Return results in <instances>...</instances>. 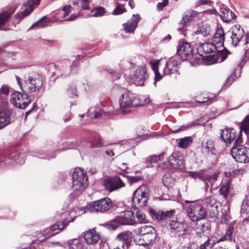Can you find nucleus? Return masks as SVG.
I'll list each match as a JSON object with an SVG mask.
<instances>
[{"mask_svg":"<svg viewBox=\"0 0 249 249\" xmlns=\"http://www.w3.org/2000/svg\"><path fill=\"white\" fill-rule=\"evenodd\" d=\"M242 131L245 133L247 137V143L249 145V115L243 120L238 133L233 128H225L220 130V138L227 144H231L233 141H235V145L241 144L243 143L241 136Z\"/></svg>","mask_w":249,"mask_h":249,"instance_id":"obj_1","label":"nucleus"},{"mask_svg":"<svg viewBox=\"0 0 249 249\" xmlns=\"http://www.w3.org/2000/svg\"><path fill=\"white\" fill-rule=\"evenodd\" d=\"M120 111L123 114L130 113L133 108L140 106V98L130 91L123 92L119 99Z\"/></svg>","mask_w":249,"mask_h":249,"instance_id":"obj_2","label":"nucleus"},{"mask_svg":"<svg viewBox=\"0 0 249 249\" xmlns=\"http://www.w3.org/2000/svg\"><path fill=\"white\" fill-rule=\"evenodd\" d=\"M70 64V61L68 59H63L59 62L57 65L53 63H51L47 65L46 69L52 76H56V77H66L69 75L70 71L75 72L76 68L78 65L77 61H73L70 68V71L67 66Z\"/></svg>","mask_w":249,"mask_h":249,"instance_id":"obj_3","label":"nucleus"},{"mask_svg":"<svg viewBox=\"0 0 249 249\" xmlns=\"http://www.w3.org/2000/svg\"><path fill=\"white\" fill-rule=\"evenodd\" d=\"M43 85L41 76L37 72H32L24 78V91L32 93L39 91Z\"/></svg>","mask_w":249,"mask_h":249,"instance_id":"obj_4","label":"nucleus"},{"mask_svg":"<svg viewBox=\"0 0 249 249\" xmlns=\"http://www.w3.org/2000/svg\"><path fill=\"white\" fill-rule=\"evenodd\" d=\"M56 214L59 215L62 218L65 217V219L62 222H56L55 224H53L50 229H46L44 231L45 234V238H48L60 232L64 229L70 222H73L76 218V216H74L73 218H69V217H65L66 216L69 215L68 212H57Z\"/></svg>","mask_w":249,"mask_h":249,"instance_id":"obj_5","label":"nucleus"},{"mask_svg":"<svg viewBox=\"0 0 249 249\" xmlns=\"http://www.w3.org/2000/svg\"><path fill=\"white\" fill-rule=\"evenodd\" d=\"M112 206V201L108 197H105L96 201L91 202L87 205L85 208L86 211L90 212H100L104 213L109 210Z\"/></svg>","mask_w":249,"mask_h":249,"instance_id":"obj_6","label":"nucleus"},{"mask_svg":"<svg viewBox=\"0 0 249 249\" xmlns=\"http://www.w3.org/2000/svg\"><path fill=\"white\" fill-rule=\"evenodd\" d=\"M72 179V187L74 191L80 192L88 185V177L82 168H77L74 169Z\"/></svg>","mask_w":249,"mask_h":249,"instance_id":"obj_7","label":"nucleus"},{"mask_svg":"<svg viewBox=\"0 0 249 249\" xmlns=\"http://www.w3.org/2000/svg\"><path fill=\"white\" fill-rule=\"evenodd\" d=\"M231 154L237 162L241 163L249 162V149L241 144L234 145L231 150Z\"/></svg>","mask_w":249,"mask_h":249,"instance_id":"obj_8","label":"nucleus"},{"mask_svg":"<svg viewBox=\"0 0 249 249\" xmlns=\"http://www.w3.org/2000/svg\"><path fill=\"white\" fill-rule=\"evenodd\" d=\"M26 92V91H23L22 93L19 91L14 92L11 95V103L18 108H25L31 102L29 96Z\"/></svg>","mask_w":249,"mask_h":249,"instance_id":"obj_9","label":"nucleus"},{"mask_svg":"<svg viewBox=\"0 0 249 249\" xmlns=\"http://www.w3.org/2000/svg\"><path fill=\"white\" fill-rule=\"evenodd\" d=\"M130 76L137 86H142L147 77V69L145 65L142 64L130 71Z\"/></svg>","mask_w":249,"mask_h":249,"instance_id":"obj_10","label":"nucleus"},{"mask_svg":"<svg viewBox=\"0 0 249 249\" xmlns=\"http://www.w3.org/2000/svg\"><path fill=\"white\" fill-rule=\"evenodd\" d=\"M187 213L192 221H197L205 218L206 210L201 204L196 203L190 205L187 210Z\"/></svg>","mask_w":249,"mask_h":249,"instance_id":"obj_11","label":"nucleus"},{"mask_svg":"<svg viewBox=\"0 0 249 249\" xmlns=\"http://www.w3.org/2000/svg\"><path fill=\"white\" fill-rule=\"evenodd\" d=\"M119 111L114 110L111 106H102V108H90L88 111V114L91 118L96 119L100 117L102 114H104L108 117H112L118 114Z\"/></svg>","mask_w":249,"mask_h":249,"instance_id":"obj_12","label":"nucleus"},{"mask_svg":"<svg viewBox=\"0 0 249 249\" xmlns=\"http://www.w3.org/2000/svg\"><path fill=\"white\" fill-rule=\"evenodd\" d=\"M181 61L177 56L169 58L166 61L163 70L164 75L171 76L172 74L178 73Z\"/></svg>","mask_w":249,"mask_h":249,"instance_id":"obj_13","label":"nucleus"},{"mask_svg":"<svg viewBox=\"0 0 249 249\" xmlns=\"http://www.w3.org/2000/svg\"><path fill=\"white\" fill-rule=\"evenodd\" d=\"M244 35V30L241 28L239 25H235L232 28V31H229L226 35L229 36V41L233 46L236 47L239 42L243 38Z\"/></svg>","mask_w":249,"mask_h":249,"instance_id":"obj_14","label":"nucleus"},{"mask_svg":"<svg viewBox=\"0 0 249 249\" xmlns=\"http://www.w3.org/2000/svg\"><path fill=\"white\" fill-rule=\"evenodd\" d=\"M125 184L120 177L116 176L105 180L104 186L109 192L118 190L125 186Z\"/></svg>","mask_w":249,"mask_h":249,"instance_id":"obj_15","label":"nucleus"},{"mask_svg":"<svg viewBox=\"0 0 249 249\" xmlns=\"http://www.w3.org/2000/svg\"><path fill=\"white\" fill-rule=\"evenodd\" d=\"M177 56L179 57V60L184 61L190 59L193 56V51L190 43H183L177 50Z\"/></svg>","mask_w":249,"mask_h":249,"instance_id":"obj_16","label":"nucleus"},{"mask_svg":"<svg viewBox=\"0 0 249 249\" xmlns=\"http://www.w3.org/2000/svg\"><path fill=\"white\" fill-rule=\"evenodd\" d=\"M168 161L174 168L182 169L184 168L183 157L179 151H174L168 158Z\"/></svg>","mask_w":249,"mask_h":249,"instance_id":"obj_17","label":"nucleus"},{"mask_svg":"<svg viewBox=\"0 0 249 249\" xmlns=\"http://www.w3.org/2000/svg\"><path fill=\"white\" fill-rule=\"evenodd\" d=\"M115 221L121 225H134L135 222V213L131 211H126L115 218Z\"/></svg>","mask_w":249,"mask_h":249,"instance_id":"obj_18","label":"nucleus"},{"mask_svg":"<svg viewBox=\"0 0 249 249\" xmlns=\"http://www.w3.org/2000/svg\"><path fill=\"white\" fill-rule=\"evenodd\" d=\"M141 19V18L139 14H133L127 22L122 25L124 32L127 34L134 33Z\"/></svg>","mask_w":249,"mask_h":249,"instance_id":"obj_19","label":"nucleus"},{"mask_svg":"<svg viewBox=\"0 0 249 249\" xmlns=\"http://www.w3.org/2000/svg\"><path fill=\"white\" fill-rule=\"evenodd\" d=\"M245 63L246 61L242 59L240 62H237L234 64L233 72L227 79L223 87H229L236 78L240 76L242 68Z\"/></svg>","mask_w":249,"mask_h":249,"instance_id":"obj_20","label":"nucleus"},{"mask_svg":"<svg viewBox=\"0 0 249 249\" xmlns=\"http://www.w3.org/2000/svg\"><path fill=\"white\" fill-rule=\"evenodd\" d=\"M40 0H28L26 2H25L23 4L25 9L22 12L17 14L15 15L16 18L20 20L25 17L30 15L34 10L35 7L39 4Z\"/></svg>","mask_w":249,"mask_h":249,"instance_id":"obj_21","label":"nucleus"},{"mask_svg":"<svg viewBox=\"0 0 249 249\" xmlns=\"http://www.w3.org/2000/svg\"><path fill=\"white\" fill-rule=\"evenodd\" d=\"M202 202L206 206L207 211L210 212V215L211 217L217 215L219 203L215 200L214 196L206 197L202 200Z\"/></svg>","mask_w":249,"mask_h":249,"instance_id":"obj_22","label":"nucleus"},{"mask_svg":"<svg viewBox=\"0 0 249 249\" xmlns=\"http://www.w3.org/2000/svg\"><path fill=\"white\" fill-rule=\"evenodd\" d=\"M169 219V226L172 232H174L180 236L184 234L186 232V229L184 224L182 222H179L176 217L171 216Z\"/></svg>","mask_w":249,"mask_h":249,"instance_id":"obj_23","label":"nucleus"},{"mask_svg":"<svg viewBox=\"0 0 249 249\" xmlns=\"http://www.w3.org/2000/svg\"><path fill=\"white\" fill-rule=\"evenodd\" d=\"M148 200V196L145 192L136 190L133 194L132 202L139 207H142L146 205Z\"/></svg>","mask_w":249,"mask_h":249,"instance_id":"obj_24","label":"nucleus"},{"mask_svg":"<svg viewBox=\"0 0 249 249\" xmlns=\"http://www.w3.org/2000/svg\"><path fill=\"white\" fill-rule=\"evenodd\" d=\"M5 160L7 165L22 164L24 162L25 158L23 154L20 153L18 151H14L8 156H5Z\"/></svg>","mask_w":249,"mask_h":249,"instance_id":"obj_25","label":"nucleus"},{"mask_svg":"<svg viewBox=\"0 0 249 249\" xmlns=\"http://www.w3.org/2000/svg\"><path fill=\"white\" fill-rule=\"evenodd\" d=\"M5 160L7 165L22 164L24 162L25 158L23 154L20 153L18 151H14L8 156H5Z\"/></svg>","mask_w":249,"mask_h":249,"instance_id":"obj_26","label":"nucleus"},{"mask_svg":"<svg viewBox=\"0 0 249 249\" xmlns=\"http://www.w3.org/2000/svg\"><path fill=\"white\" fill-rule=\"evenodd\" d=\"M175 210H171L169 211L163 212L158 211L153 209L149 210V213L153 219L156 220H162L167 218H170L171 216L174 214Z\"/></svg>","mask_w":249,"mask_h":249,"instance_id":"obj_27","label":"nucleus"},{"mask_svg":"<svg viewBox=\"0 0 249 249\" xmlns=\"http://www.w3.org/2000/svg\"><path fill=\"white\" fill-rule=\"evenodd\" d=\"M220 14L219 15L220 16L222 20L226 23L229 22L236 17L234 13L227 6L224 4L220 6Z\"/></svg>","mask_w":249,"mask_h":249,"instance_id":"obj_28","label":"nucleus"},{"mask_svg":"<svg viewBox=\"0 0 249 249\" xmlns=\"http://www.w3.org/2000/svg\"><path fill=\"white\" fill-rule=\"evenodd\" d=\"M197 50L200 56L205 57V54L215 52L217 51V48L213 43L206 42L200 45Z\"/></svg>","mask_w":249,"mask_h":249,"instance_id":"obj_29","label":"nucleus"},{"mask_svg":"<svg viewBox=\"0 0 249 249\" xmlns=\"http://www.w3.org/2000/svg\"><path fill=\"white\" fill-rule=\"evenodd\" d=\"M124 151L123 146L118 144H111L106 148L105 153L108 157H113L116 155H119Z\"/></svg>","mask_w":249,"mask_h":249,"instance_id":"obj_30","label":"nucleus"},{"mask_svg":"<svg viewBox=\"0 0 249 249\" xmlns=\"http://www.w3.org/2000/svg\"><path fill=\"white\" fill-rule=\"evenodd\" d=\"M197 14L198 13L193 10H189L185 11L182 16L181 22L179 24L180 27L178 28V30L179 31L181 30L186 23L194 19L197 16Z\"/></svg>","mask_w":249,"mask_h":249,"instance_id":"obj_31","label":"nucleus"},{"mask_svg":"<svg viewBox=\"0 0 249 249\" xmlns=\"http://www.w3.org/2000/svg\"><path fill=\"white\" fill-rule=\"evenodd\" d=\"M132 233L130 231H123L118 234L116 239L123 242L124 248L127 249L131 242Z\"/></svg>","mask_w":249,"mask_h":249,"instance_id":"obj_32","label":"nucleus"},{"mask_svg":"<svg viewBox=\"0 0 249 249\" xmlns=\"http://www.w3.org/2000/svg\"><path fill=\"white\" fill-rule=\"evenodd\" d=\"M84 239L88 244H92L99 240L100 236L94 229H91L84 234Z\"/></svg>","mask_w":249,"mask_h":249,"instance_id":"obj_33","label":"nucleus"},{"mask_svg":"<svg viewBox=\"0 0 249 249\" xmlns=\"http://www.w3.org/2000/svg\"><path fill=\"white\" fill-rule=\"evenodd\" d=\"M227 55L218 53L212 55H207L204 59L207 61V65H212L215 63H220L227 58Z\"/></svg>","mask_w":249,"mask_h":249,"instance_id":"obj_34","label":"nucleus"},{"mask_svg":"<svg viewBox=\"0 0 249 249\" xmlns=\"http://www.w3.org/2000/svg\"><path fill=\"white\" fill-rule=\"evenodd\" d=\"M225 38V34L222 28L218 29L213 38V41L216 45L221 46L223 45Z\"/></svg>","mask_w":249,"mask_h":249,"instance_id":"obj_35","label":"nucleus"},{"mask_svg":"<svg viewBox=\"0 0 249 249\" xmlns=\"http://www.w3.org/2000/svg\"><path fill=\"white\" fill-rule=\"evenodd\" d=\"M10 122V113L5 110L0 111V128H3Z\"/></svg>","mask_w":249,"mask_h":249,"instance_id":"obj_36","label":"nucleus"},{"mask_svg":"<svg viewBox=\"0 0 249 249\" xmlns=\"http://www.w3.org/2000/svg\"><path fill=\"white\" fill-rule=\"evenodd\" d=\"M72 4L78 11L89 9V0H74Z\"/></svg>","mask_w":249,"mask_h":249,"instance_id":"obj_37","label":"nucleus"},{"mask_svg":"<svg viewBox=\"0 0 249 249\" xmlns=\"http://www.w3.org/2000/svg\"><path fill=\"white\" fill-rule=\"evenodd\" d=\"M202 147L208 154L215 155L216 153L214 142L212 140H208L205 143H202Z\"/></svg>","mask_w":249,"mask_h":249,"instance_id":"obj_38","label":"nucleus"},{"mask_svg":"<svg viewBox=\"0 0 249 249\" xmlns=\"http://www.w3.org/2000/svg\"><path fill=\"white\" fill-rule=\"evenodd\" d=\"M177 142L178 147L185 149L191 145L193 140L191 137H185L183 138L177 139Z\"/></svg>","mask_w":249,"mask_h":249,"instance_id":"obj_39","label":"nucleus"},{"mask_svg":"<svg viewBox=\"0 0 249 249\" xmlns=\"http://www.w3.org/2000/svg\"><path fill=\"white\" fill-rule=\"evenodd\" d=\"M51 20L47 18V16H44L36 22H35L29 28L31 29L33 28H43L47 26L50 22Z\"/></svg>","mask_w":249,"mask_h":249,"instance_id":"obj_40","label":"nucleus"},{"mask_svg":"<svg viewBox=\"0 0 249 249\" xmlns=\"http://www.w3.org/2000/svg\"><path fill=\"white\" fill-rule=\"evenodd\" d=\"M33 156L42 159L50 160L55 157V154L54 153H48L45 150H40L36 152Z\"/></svg>","mask_w":249,"mask_h":249,"instance_id":"obj_41","label":"nucleus"},{"mask_svg":"<svg viewBox=\"0 0 249 249\" xmlns=\"http://www.w3.org/2000/svg\"><path fill=\"white\" fill-rule=\"evenodd\" d=\"M14 11V9H10L9 11H4L0 14V29L8 21Z\"/></svg>","mask_w":249,"mask_h":249,"instance_id":"obj_42","label":"nucleus"},{"mask_svg":"<svg viewBox=\"0 0 249 249\" xmlns=\"http://www.w3.org/2000/svg\"><path fill=\"white\" fill-rule=\"evenodd\" d=\"M230 183L228 181H226L221 184L219 192L225 199L228 198V195L230 194Z\"/></svg>","mask_w":249,"mask_h":249,"instance_id":"obj_43","label":"nucleus"},{"mask_svg":"<svg viewBox=\"0 0 249 249\" xmlns=\"http://www.w3.org/2000/svg\"><path fill=\"white\" fill-rule=\"evenodd\" d=\"M144 239L146 241L148 245L153 244L155 242L156 239L157 237V233L156 231L154 232H151L149 233L143 235Z\"/></svg>","mask_w":249,"mask_h":249,"instance_id":"obj_44","label":"nucleus"},{"mask_svg":"<svg viewBox=\"0 0 249 249\" xmlns=\"http://www.w3.org/2000/svg\"><path fill=\"white\" fill-rule=\"evenodd\" d=\"M92 16L93 17H100L104 15L106 13V9L101 6L95 7L92 8L90 11Z\"/></svg>","mask_w":249,"mask_h":249,"instance_id":"obj_45","label":"nucleus"},{"mask_svg":"<svg viewBox=\"0 0 249 249\" xmlns=\"http://www.w3.org/2000/svg\"><path fill=\"white\" fill-rule=\"evenodd\" d=\"M205 179H204V182L205 183L206 185H208V182L212 183L216 181L217 179L218 174L214 173L213 174H208L206 173V171H205Z\"/></svg>","mask_w":249,"mask_h":249,"instance_id":"obj_46","label":"nucleus"},{"mask_svg":"<svg viewBox=\"0 0 249 249\" xmlns=\"http://www.w3.org/2000/svg\"><path fill=\"white\" fill-rule=\"evenodd\" d=\"M205 171V170H200L199 171H191L189 172V175L194 179L199 178L204 181V179L205 178L204 176Z\"/></svg>","mask_w":249,"mask_h":249,"instance_id":"obj_47","label":"nucleus"},{"mask_svg":"<svg viewBox=\"0 0 249 249\" xmlns=\"http://www.w3.org/2000/svg\"><path fill=\"white\" fill-rule=\"evenodd\" d=\"M69 247L72 249H81L82 245L80 243L78 239L73 238L70 240L68 242Z\"/></svg>","mask_w":249,"mask_h":249,"instance_id":"obj_48","label":"nucleus"},{"mask_svg":"<svg viewBox=\"0 0 249 249\" xmlns=\"http://www.w3.org/2000/svg\"><path fill=\"white\" fill-rule=\"evenodd\" d=\"M156 230L151 226L143 225L139 228V233L143 235L152 231L154 232Z\"/></svg>","mask_w":249,"mask_h":249,"instance_id":"obj_49","label":"nucleus"},{"mask_svg":"<svg viewBox=\"0 0 249 249\" xmlns=\"http://www.w3.org/2000/svg\"><path fill=\"white\" fill-rule=\"evenodd\" d=\"M135 215V223H145L146 220L145 219V215L141 212L138 211Z\"/></svg>","mask_w":249,"mask_h":249,"instance_id":"obj_50","label":"nucleus"},{"mask_svg":"<svg viewBox=\"0 0 249 249\" xmlns=\"http://www.w3.org/2000/svg\"><path fill=\"white\" fill-rule=\"evenodd\" d=\"M164 153H162L159 155H153L150 156L147 158V160L150 162V163H155L158 160H161L164 155Z\"/></svg>","mask_w":249,"mask_h":249,"instance_id":"obj_51","label":"nucleus"},{"mask_svg":"<svg viewBox=\"0 0 249 249\" xmlns=\"http://www.w3.org/2000/svg\"><path fill=\"white\" fill-rule=\"evenodd\" d=\"M121 224L118 223L117 222L115 221V218L111 221H109L108 223H107L104 224V226L109 230H116L119 225Z\"/></svg>","mask_w":249,"mask_h":249,"instance_id":"obj_52","label":"nucleus"},{"mask_svg":"<svg viewBox=\"0 0 249 249\" xmlns=\"http://www.w3.org/2000/svg\"><path fill=\"white\" fill-rule=\"evenodd\" d=\"M125 11L124 5L118 4L116 8L113 11L112 14L115 15H120Z\"/></svg>","mask_w":249,"mask_h":249,"instance_id":"obj_53","label":"nucleus"},{"mask_svg":"<svg viewBox=\"0 0 249 249\" xmlns=\"http://www.w3.org/2000/svg\"><path fill=\"white\" fill-rule=\"evenodd\" d=\"M241 213L248 214L249 213V201H244L241 207Z\"/></svg>","mask_w":249,"mask_h":249,"instance_id":"obj_54","label":"nucleus"},{"mask_svg":"<svg viewBox=\"0 0 249 249\" xmlns=\"http://www.w3.org/2000/svg\"><path fill=\"white\" fill-rule=\"evenodd\" d=\"M135 241L137 245L140 246H148V244L146 242V241L144 239V237L143 235H141L139 238H136L135 239Z\"/></svg>","mask_w":249,"mask_h":249,"instance_id":"obj_55","label":"nucleus"},{"mask_svg":"<svg viewBox=\"0 0 249 249\" xmlns=\"http://www.w3.org/2000/svg\"><path fill=\"white\" fill-rule=\"evenodd\" d=\"M160 63L159 60H152L150 62V66L154 72L159 71V64Z\"/></svg>","mask_w":249,"mask_h":249,"instance_id":"obj_56","label":"nucleus"},{"mask_svg":"<svg viewBox=\"0 0 249 249\" xmlns=\"http://www.w3.org/2000/svg\"><path fill=\"white\" fill-rule=\"evenodd\" d=\"M214 246L213 243H211L210 240L208 239L203 244L201 245L199 249H211Z\"/></svg>","mask_w":249,"mask_h":249,"instance_id":"obj_57","label":"nucleus"},{"mask_svg":"<svg viewBox=\"0 0 249 249\" xmlns=\"http://www.w3.org/2000/svg\"><path fill=\"white\" fill-rule=\"evenodd\" d=\"M128 180L131 183L137 182L142 179V177L141 176H127Z\"/></svg>","mask_w":249,"mask_h":249,"instance_id":"obj_58","label":"nucleus"},{"mask_svg":"<svg viewBox=\"0 0 249 249\" xmlns=\"http://www.w3.org/2000/svg\"><path fill=\"white\" fill-rule=\"evenodd\" d=\"M108 72L111 74L112 80L115 81L116 80H118L121 76V75L119 73L115 71H113L111 70H109Z\"/></svg>","mask_w":249,"mask_h":249,"instance_id":"obj_59","label":"nucleus"},{"mask_svg":"<svg viewBox=\"0 0 249 249\" xmlns=\"http://www.w3.org/2000/svg\"><path fill=\"white\" fill-rule=\"evenodd\" d=\"M233 232V228L232 227H230L228 228V230L226 231V232L225 234V235L227 238V239L231 241L232 239V235Z\"/></svg>","mask_w":249,"mask_h":249,"instance_id":"obj_60","label":"nucleus"},{"mask_svg":"<svg viewBox=\"0 0 249 249\" xmlns=\"http://www.w3.org/2000/svg\"><path fill=\"white\" fill-rule=\"evenodd\" d=\"M72 7L70 5H65L63 8L62 10L64 12V17H67L69 13L71 11Z\"/></svg>","mask_w":249,"mask_h":249,"instance_id":"obj_61","label":"nucleus"},{"mask_svg":"<svg viewBox=\"0 0 249 249\" xmlns=\"http://www.w3.org/2000/svg\"><path fill=\"white\" fill-rule=\"evenodd\" d=\"M168 3V0H163L162 2H160L157 4V9L159 10H162V9L167 5Z\"/></svg>","mask_w":249,"mask_h":249,"instance_id":"obj_62","label":"nucleus"},{"mask_svg":"<svg viewBox=\"0 0 249 249\" xmlns=\"http://www.w3.org/2000/svg\"><path fill=\"white\" fill-rule=\"evenodd\" d=\"M6 161L5 160V156H0V167H3L7 166Z\"/></svg>","mask_w":249,"mask_h":249,"instance_id":"obj_63","label":"nucleus"},{"mask_svg":"<svg viewBox=\"0 0 249 249\" xmlns=\"http://www.w3.org/2000/svg\"><path fill=\"white\" fill-rule=\"evenodd\" d=\"M0 92L4 95H7L9 93V88L7 86L3 85L0 89Z\"/></svg>","mask_w":249,"mask_h":249,"instance_id":"obj_64","label":"nucleus"}]
</instances>
